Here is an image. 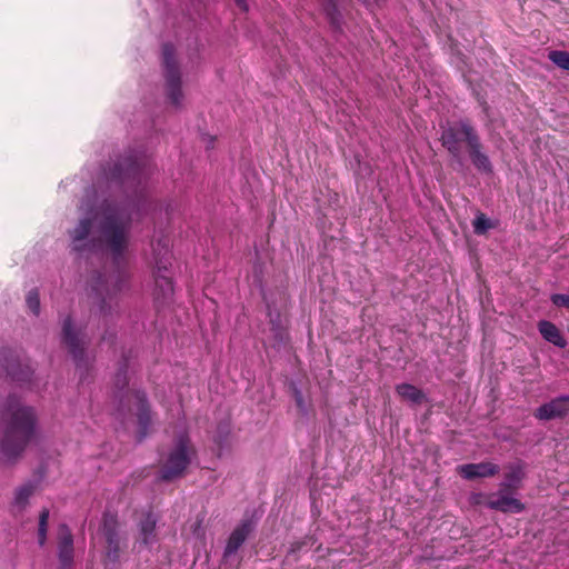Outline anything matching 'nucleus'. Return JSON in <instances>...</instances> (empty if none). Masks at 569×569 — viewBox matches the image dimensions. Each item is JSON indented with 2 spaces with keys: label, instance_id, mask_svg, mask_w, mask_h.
<instances>
[{
  "label": "nucleus",
  "instance_id": "33",
  "mask_svg": "<svg viewBox=\"0 0 569 569\" xmlns=\"http://www.w3.org/2000/svg\"><path fill=\"white\" fill-rule=\"evenodd\" d=\"M237 6L242 10V11H248V3L246 0H234Z\"/></svg>",
  "mask_w": 569,
  "mask_h": 569
},
{
  "label": "nucleus",
  "instance_id": "11",
  "mask_svg": "<svg viewBox=\"0 0 569 569\" xmlns=\"http://www.w3.org/2000/svg\"><path fill=\"white\" fill-rule=\"evenodd\" d=\"M62 338L63 342L69 348L73 360L78 367H81L83 360L84 341L73 328L72 320L67 317L62 323Z\"/></svg>",
  "mask_w": 569,
  "mask_h": 569
},
{
  "label": "nucleus",
  "instance_id": "7",
  "mask_svg": "<svg viewBox=\"0 0 569 569\" xmlns=\"http://www.w3.org/2000/svg\"><path fill=\"white\" fill-rule=\"evenodd\" d=\"M80 209L86 212V217L80 220L79 224L71 233L72 249L77 252H83L94 248V243L88 240V236L93 221L98 218V211L91 207L89 202L83 201Z\"/></svg>",
  "mask_w": 569,
  "mask_h": 569
},
{
  "label": "nucleus",
  "instance_id": "9",
  "mask_svg": "<svg viewBox=\"0 0 569 569\" xmlns=\"http://www.w3.org/2000/svg\"><path fill=\"white\" fill-rule=\"evenodd\" d=\"M170 264V257L168 249H164V254L160 258L156 257V272H154V300L158 303H163L169 300L173 295L172 279L167 276L168 266Z\"/></svg>",
  "mask_w": 569,
  "mask_h": 569
},
{
  "label": "nucleus",
  "instance_id": "2",
  "mask_svg": "<svg viewBox=\"0 0 569 569\" xmlns=\"http://www.w3.org/2000/svg\"><path fill=\"white\" fill-rule=\"evenodd\" d=\"M130 203L107 204L100 222V242L111 256L114 267L120 271L126 259L131 230Z\"/></svg>",
  "mask_w": 569,
  "mask_h": 569
},
{
  "label": "nucleus",
  "instance_id": "24",
  "mask_svg": "<svg viewBox=\"0 0 569 569\" xmlns=\"http://www.w3.org/2000/svg\"><path fill=\"white\" fill-rule=\"evenodd\" d=\"M323 7V10L335 28H340L341 16L337 8V0H319Z\"/></svg>",
  "mask_w": 569,
  "mask_h": 569
},
{
  "label": "nucleus",
  "instance_id": "15",
  "mask_svg": "<svg viewBox=\"0 0 569 569\" xmlns=\"http://www.w3.org/2000/svg\"><path fill=\"white\" fill-rule=\"evenodd\" d=\"M569 413V396H560L537 408L535 417L539 420L563 418Z\"/></svg>",
  "mask_w": 569,
  "mask_h": 569
},
{
  "label": "nucleus",
  "instance_id": "17",
  "mask_svg": "<svg viewBox=\"0 0 569 569\" xmlns=\"http://www.w3.org/2000/svg\"><path fill=\"white\" fill-rule=\"evenodd\" d=\"M499 470L500 468L498 465L489 461L458 466L459 475L468 480L492 477L497 475Z\"/></svg>",
  "mask_w": 569,
  "mask_h": 569
},
{
  "label": "nucleus",
  "instance_id": "14",
  "mask_svg": "<svg viewBox=\"0 0 569 569\" xmlns=\"http://www.w3.org/2000/svg\"><path fill=\"white\" fill-rule=\"evenodd\" d=\"M131 398L134 400V405L137 407V417L139 423L138 435L139 441H141L149 433V429L152 423L151 410L144 391L137 390L132 392Z\"/></svg>",
  "mask_w": 569,
  "mask_h": 569
},
{
  "label": "nucleus",
  "instance_id": "30",
  "mask_svg": "<svg viewBox=\"0 0 569 569\" xmlns=\"http://www.w3.org/2000/svg\"><path fill=\"white\" fill-rule=\"evenodd\" d=\"M128 385V378H127V373H126V370H123L122 368L119 370V372L117 373L116 376V386L117 388H119L120 390L123 389L126 386Z\"/></svg>",
  "mask_w": 569,
  "mask_h": 569
},
{
  "label": "nucleus",
  "instance_id": "16",
  "mask_svg": "<svg viewBox=\"0 0 569 569\" xmlns=\"http://www.w3.org/2000/svg\"><path fill=\"white\" fill-rule=\"evenodd\" d=\"M58 557L60 561V569H73V537L67 525L60 526Z\"/></svg>",
  "mask_w": 569,
  "mask_h": 569
},
{
  "label": "nucleus",
  "instance_id": "19",
  "mask_svg": "<svg viewBox=\"0 0 569 569\" xmlns=\"http://www.w3.org/2000/svg\"><path fill=\"white\" fill-rule=\"evenodd\" d=\"M251 530L252 527L250 521H243L237 528H234L228 539L223 556L227 558L236 553L246 541Z\"/></svg>",
  "mask_w": 569,
  "mask_h": 569
},
{
  "label": "nucleus",
  "instance_id": "13",
  "mask_svg": "<svg viewBox=\"0 0 569 569\" xmlns=\"http://www.w3.org/2000/svg\"><path fill=\"white\" fill-rule=\"evenodd\" d=\"M465 126L471 127L467 121H460L459 123L445 129L441 134L442 146L459 162L461 161L460 142L465 140Z\"/></svg>",
  "mask_w": 569,
  "mask_h": 569
},
{
  "label": "nucleus",
  "instance_id": "12",
  "mask_svg": "<svg viewBox=\"0 0 569 569\" xmlns=\"http://www.w3.org/2000/svg\"><path fill=\"white\" fill-rule=\"evenodd\" d=\"M486 506L505 513H519L525 510V505L517 498L510 496L503 488L489 495Z\"/></svg>",
  "mask_w": 569,
  "mask_h": 569
},
{
  "label": "nucleus",
  "instance_id": "4",
  "mask_svg": "<svg viewBox=\"0 0 569 569\" xmlns=\"http://www.w3.org/2000/svg\"><path fill=\"white\" fill-rule=\"evenodd\" d=\"M124 281L126 279L121 274L116 278H107L99 273L93 279L92 291L94 292V301L101 315L110 313L112 307L117 306V297L122 290Z\"/></svg>",
  "mask_w": 569,
  "mask_h": 569
},
{
  "label": "nucleus",
  "instance_id": "6",
  "mask_svg": "<svg viewBox=\"0 0 569 569\" xmlns=\"http://www.w3.org/2000/svg\"><path fill=\"white\" fill-rule=\"evenodd\" d=\"M162 60L168 88V97L173 106L179 107L182 101L181 78L174 59V47L171 43L163 44Z\"/></svg>",
  "mask_w": 569,
  "mask_h": 569
},
{
  "label": "nucleus",
  "instance_id": "26",
  "mask_svg": "<svg viewBox=\"0 0 569 569\" xmlns=\"http://www.w3.org/2000/svg\"><path fill=\"white\" fill-rule=\"evenodd\" d=\"M49 515V509L44 508L39 516L38 541L40 546H43L47 540Z\"/></svg>",
  "mask_w": 569,
  "mask_h": 569
},
{
  "label": "nucleus",
  "instance_id": "27",
  "mask_svg": "<svg viewBox=\"0 0 569 569\" xmlns=\"http://www.w3.org/2000/svg\"><path fill=\"white\" fill-rule=\"evenodd\" d=\"M472 226H473V231L477 233V234H482L485 233L488 229L491 228V222L490 220L486 217V214L483 213H479L476 219L473 220L472 222Z\"/></svg>",
  "mask_w": 569,
  "mask_h": 569
},
{
  "label": "nucleus",
  "instance_id": "23",
  "mask_svg": "<svg viewBox=\"0 0 569 569\" xmlns=\"http://www.w3.org/2000/svg\"><path fill=\"white\" fill-rule=\"evenodd\" d=\"M34 490L36 483L32 481L20 486L14 493L13 506L19 510H23L27 507L29 498L33 495Z\"/></svg>",
  "mask_w": 569,
  "mask_h": 569
},
{
  "label": "nucleus",
  "instance_id": "5",
  "mask_svg": "<svg viewBox=\"0 0 569 569\" xmlns=\"http://www.w3.org/2000/svg\"><path fill=\"white\" fill-rule=\"evenodd\" d=\"M151 172V167L146 159L128 157L114 163L109 172H104L106 179L119 181L121 184L140 183Z\"/></svg>",
  "mask_w": 569,
  "mask_h": 569
},
{
  "label": "nucleus",
  "instance_id": "32",
  "mask_svg": "<svg viewBox=\"0 0 569 569\" xmlns=\"http://www.w3.org/2000/svg\"><path fill=\"white\" fill-rule=\"evenodd\" d=\"M296 401H297V406L303 410L305 403H303V398H302V395L300 391H296Z\"/></svg>",
  "mask_w": 569,
  "mask_h": 569
},
{
  "label": "nucleus",
  "instance_id": "31",
  "mask_svg": "<svg viewBox=\"0 0 569 569\" xmlns=\"http://www.w3.org/2000/svg\"><path fill=\"white\" fill-rule=\"evenodd\" d=\"M8 373L12 377L13 380L23 381L29 377L30 371L28 370L27 372H23V377H20L12 368H8Z\"/></svg>",
  "mask_w": 569,
  "mask_h": 569
},
{
  "label": "nucleus",
  "instance_id": "10",
  "mask_svg": "<svg viewBox=\"0 0 569 569\" xmlns=\"http://www.w3.org/2000/svg\"><path fill=\"white\" fill-rule=\"evenodd\" d=\"M465 141L470 149V158L473 166L482 172L491 173L492 166L486 153L481 151L480 139L472 127H463Z\"/></svg>",
  "mask_w": 569,
  "mask_h": 569
},
{
  "label": "nucleus",
  "instance_id": "8",
  "mask_svg": "<svg viewBox=\"0 0 569 569\" xmlns=\"http://www.w3.org/2000/svg\"><path fill=\"white\" fill-rule=\"evenodd\" d=\"M118 516L113 512L106 511L102 515L101 532L106 539V556L109 561L117 562L120 559L121 537L119 533Z\"/></svg>",
  "mask_w": 569,
  "mask_h": 569
},
{
  "label": "nucleus",
  "instance_id": "25",
  "mask_svg": "<svg viewBox=\"0 0 569 569\" xmlns=\"http://www.w3.org/2000/svg\"><path fill=\"white\" fill-rule=\"evenodd\" d=\"M549 60L557 67L569 71V52L562 50H552L548 53Z\"/></svg>",
  "mask_w": 569,
  "mask_h": 569
},
{
  "label": "nucleus",
  "instance_id": "1",
  "mask_svg": "<svg viewBox=\"0 0 569 569\" xmlns=\"http://www.w3.org/2000/svg\"><path fill=\"white\" fill-rule=\"evenodd\" d=\"M1 418L6 421V429L0 440V451L8 460H12L36 439L37 416L33 408L21 405L17 397L10 396Z\"/></svg>",
  "mask_w": 569,
  "mask_h": 569
},
{
  "label": "nucleus",
  "instance_id": "22",
  "mask_svg": "<svg viewBox=\"0 0 569 569\" xmlns=\"http://www.w3.org/2000/svg\"><path fill=\"white\" fill-rule=\"evenodd\" d=\"M396 391L402 399L412 403H421L425 398L423 392L410 383L397 385Z\"/></svg>",
  "mask_w": 569,
  "mask_h": 569
},
{
  "label": "nucleus",
  "instance_id": "29",
  "mask_svg": "<svg viewBox=\"0 0 569 569\" xmlns=\"http://www.w3.org/2000/svg\"><path fill=\"white\" fill-rule=\"evenodd\" d=\"M550 300L556 307L569 309V295L553 293L551 295Z\"/></svg>",
  "mask_w": 569,
  "mask_h": 569
},
{
  "label": "nucleus",
  "instance_id": "20",
  "mask_svg": "<svg viewBox=\"0 0 569 569\" xmlns=\"http://www.w3.org/2000/svg\"><path fill=\"white\" fill-rule=\"evenodd\" d=\"M538 330L545 340L555 345L556 347L565 348L567 346V340L555 323L547 320H541L538 323Z\"/></svg>",
  "mask_w": 569,
  "mask_h": 569
},
{
  "label": "nucleus",
  "instance_id": "3",
  "mask_svg": "<svg viewBox=\"0 0 569 569\" xmlns=\"http://www.w3.org/2000/svg\"><path fill=\"white\" fill-rule=\"evenodd\" d=\"M193 455L194 450L190 445L188 436L186 433L180 435L168 455L159 478L163 481H171L181 477Z\"/></svg>",
  "mask_w": 569,
  "mask_h": 569
},
{
  "label": "nucleus",
  "instance_id": "21",
  "mask_svg": "<svg viewBox=\"0 0 569 569\" xmlns=\"http://www.w3.org/2000/svg\"><path fill=\"white\" fill-rule=\"evenodd\" d=\"M507 469L505 480L501 482L500 487L503 489H518L525 477L522 466L520 463H513L509 465Z\"/></svg>",
  "mask_w": 569,
  "mask_h": 569
},
{
  "label": "nucleus",
  "instance_id": "28",
  "mask_svg": "<svg viewBox=\"0 0 569 569\" xmlns=\"http://www.w3.org/2000/svg\"><path fill=\"white\" fill-rule=\"evenodd\" d=\"M27 306L28 308L36 315L38 316L39 312H40V298H39V292L37 289H32L28 292V296H27Z\"/></svg>",
  "mask_w": 569,
  "mask_h": 569
},
{
  "label": "nucleus",
  "instance_id": "18",
  "mask_svg": "<svg viewBox=\"0 0 569 569\" xmlns=\"http://www.w3.org/2000/svg\"><path fill=\"white\" fill-rule=\"evenodd\" d=\"M158 518L152 511L142 515L138 523L139 539L144 546H151L157 541L156 528Z\"/></svg>",
  "mask_w": 569,
  "mask_h": 569
}]
</instances>
